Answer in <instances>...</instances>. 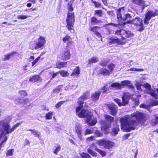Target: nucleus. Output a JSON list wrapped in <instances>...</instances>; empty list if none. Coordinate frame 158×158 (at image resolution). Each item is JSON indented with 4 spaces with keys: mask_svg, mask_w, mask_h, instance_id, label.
I'll return each mask as SVG.
<instances>
[{
    "mask_svg": "<svg viewBox=\"0 0 158 158\" xmlns=\"http://www.w3.org/2000/svg\"><path fill=\"white\" fill-rule=\"evenodd\" d=\"M148 118L146 113L136 111L131 115H127L123 117L120 120L121 125V129L124 131L130 132L135 129L137 125L136 120L138 122L142 123Z\"/></svg>",
    "mask_w": 158,
    "mask_h": 158,
    "instance_id": "1",
    "label": "nucleus"
},
{
    "mask_svg": "<svg viewBox=\"0 0 158 158\" xmlns=\"http://www.w3.org/2000/svg\"><path fill=\"white\" fill-rule=\"evenodd\" d=\"M69 0H65L66 2H68ZM74 1V0H70L67 5L68 12L66 20L67 23L66 27L72 33L74 32L73 27L75 22L74 14L72 12L73 10V9L72 6V3Z\"/></svg>",
    "mask_w": 158,
    "mask_h": 158,
    "instance_id": "2",
    "label": "nucleus"
},
{
    "mask_svg": "<svg viewBox=\"0 0 158 158\" xmlns=\"http://www.w3.org/2000/svg\"><path fill=\"white\" fill-rule=\"evenodd\" d=\"M80 107L77 109V114L81 118L86 117V121L89 126H94L97 123V120L96 117L92 116L91 113L89 112L87 110L84 109L81 112H79Z\"/></svg>",
    "mask_w": 158,
    "mask_h": 158,
    "instance_id": "3",
    "label": "nucleus"
},
{
    "mask_svg": "<svg viewBox=\"0 0 158 158\" xmlns=\"http://www.w3.org/2000/svg\"><path fill=\"white\" fill-rule=\"evenodd\" d=\"M124 12L123 9H118L117 11V18L119 21H121V25H125L127 24H130L127 23V21L126 20L131 18L132 15L129 13H126L125 15H123L122 17V13Z\"/></svg>",
    "mask_w": 158,
    "mask_h": 158,
    "instance_id": "4",
    "label": "nucleus"
},
{
    "mask_svg": "<svg viewBox=\"0 0 158 158\" xmlns=\"http://www.w3.org/2000/svg\"><path fill=\"white\" fill-rule=\"evenodd\" d=\"M75 129L76 133L77 134L78 138L81 140L83 139V134L85 135L88 134H90L94 132V129H96V127L92 128L90 129H86L84 134L82 132L81 128L80 126L78 125L75 127Z\"/></svg>",
    "mask_w": 158,
    "mask_h": 158,
    "instance_id": "5",
    "label": "nucleus"
},
{
    "mask_svg": "<svg viewBox=\"0 0 158 158\" xmlns=\"http://www.w3.org/2000/svg\"><path fill=\"white\" fill-rule=\"evenodd\" d=\"M127 23L134 24L136 26L137 30L138 31H142L144 29L142 20L139 17L135 18L132 20H127Z\"/></svg>",
    "mask_w": 158,
    "mask_h": 158,
    "instance_id": "6",
    "label": "nucleus"
},
{
    "mask_svg": "<svg viewBox=\"0 0 158 158\" xmlns=\"http://www.w3.org/2000/svg\"><path fill=\"white\" fill-rule=\"evenodd\" d=\"M143 86L146 89V93L149 94L155 98L158 99V89H152L151 85L147 83H144Z\"/></svg>",
    "mask_w": 158,
    "mask_h": 158,
    "instance_id": "7",
    "label": "nucleus"
},
{
    "mask_svg": "<svg viewBox=\"0 0 158 158\" xmlns=\"http://www.w3.org/2000/svg\"><path fill=\"white\" fill-rule=\"evenodd\" d=\"M105 117L108 123L104 121L102 122L101 128L102 130L107 132V129L110 127V123L113 121L114 118L108 115H106Z\"/></svg>",
    "mask_w": 158,
    "mask_h": 158,
    "instance_id": "8",
    "label": "nucleus"
},
{
    "mask_svg": "<svg viewBox=\"0 0 158 158\" xmlns=\"http://www.w3.org/2000/svg\"><path fill=\"white\" fill-rule=\"evenodd\" d=\"M158 10H155L154 11L148 10L145 15V18L144 21L145 24L148 25L149 24V21L151 18L153 17L158 15Z\"/></svg>",
    "mask_w": 158,
    "mask_h": 158,
    "instance_id": "9",
    "label": "nucleus"
},
{
    "mask_svg": "<svg viewBox=\"0 0 158 158\" xmlns=\"http://www.w3.org/2000/svg\"><path fill=\"white\" fill-rule=\"evenodd\" d=\"M117 35L120 34L123 40H125L127 38L131 37L133 36V33L129 31H126L124 30H117L115 32Z\"/></svg>",
    "mask_w": 158,
    "mask_h": 158,
    "instance_id": "10",
    "label": "nucleus"
},
{
    "mask_svg": "<svg viewBox=\"0 0 158 158\" xmlns=\"http://www.w3.org/2000/svg\"><path fill=\"white\" fill-rule=\"evenodd\" d=\"M98 142L100 146H103L104 148L108 149L112 148L114 145V142L110 140L105 139L98 140Z\"/></svg>",
    "mask_w": 158,
    "mask_h": 158,
    "instance_id": "11",
    "label": "nucleus"
},
{
    "mask_svg": "<svg viewBox=\"0 0 158 158\" xmlns=\"http://www.w3.org/2000/svg\"><path fill=\"white\" fill-rule=\"evenodd\" d=\"M129 98L130 96L128 95L124 94L122 98V103L121 102V100L117 98H115L114 100L119 106H125L128 103Z\"/></svg>",
    "mask_w": 158,
    "mask_h": 158,
    "instance_id": "12",
    "label": "nucleus"
},
{
    "mask_svg": "<svg viewBox=\"0 0 158 158\" xmlns=\"http://www.w3.org/2000/svg\"><path fill=\"white\" fill-rule=\"evenodd\" d=\"M89 95L88 93L85 94L82 96L80 97L79 98L78 100L77 101V102L79 106L77 107L76 108V113H77V109L79 107H80V109L79 112H81L82 110H81L83 107V105L82 104L83 103L84 101L87 99L89 97Z\"/></svg>",
    "mask_w": 158,
    "mask_h": 158,
    "instance_id": "13",
    "label": "nucleus"
},
{
    "mask_svg": "<svg viewBox=\"0 0 158 158\" xmlns=\"http://www.w3.org/2000/svg\"><path fill=\"white\" fill-rule=\"evenodd\" d=\"M70 56L69 49L67 48L64 52H62L60 54L59 57L63 60H67L70 59Z\"/></svg>",
    "mask_w": 158,
    "mask_h": 158,
    "instance_id": "14",
    "label": "nucleus"
},
{
    "mask_svg": "<svg viewBox=\"0 0 158 158\" xmlns=\"http://www.w3.org/2000/svg\"><path fill=\"white\" fill-rule=\"evenodd\" d=\"M45 38L44 37L40 36L38 39V42L36 43V46L35 47V50L38 48H41L45 44Z\"/></svg>",
    "mask_w": 158,
    "mask_h": 158,
    "instance_id": "15",
    "label": "nucleus"
},
{
    "mask_svg": "<svg viewBox=\"0 0 158 158\" xmlns=\"http://www.w3.org/2000/svg\"><path fill=\"white\" fill-rule=\"evenodd\" d=\"M158 105V101L156 100L152 101L148 105H146L144 104H142L140 106V107L144 108L149 110L150 107L152 106H156Z\"/></svg>",
    "mask_w": 158,
    "mask_h": 158,
    "instance_id": "16",
    "label": "nucleus"
},
{
    "mask_svg": "<svg viewBox=\"0 0 158 158\" xmlns=\"http://www.w3.org/2000/svg\"><path fill=\"white\" fill-rule=\"evenodd\" d=\"M91 149H94L96 151L98 149L94 143H93L89 146V148L87 149V151L92 156H97V153L93 151Z\"/></svg>",
    "mask_w": 158,
    "mask_h": 158,
    "instance_id": "17",
    "label": "nucleus"
},
{
    "mask_svg": "<svg viewBox=\"0 0 158 158\" xmlns=\"http://www.w3.org/2000/svg\"><path fill=\"white\" fill-rule=\"evenodd\" d=\"M113 90L120 89L122 88L121 83L118 82H114L109 87Z\"/></svg>",
    "mask_w": 158,
    "mask_h": 158,
    "instance_id": "18",
    "label": "nucleus"
},
{
    "mask_svg": "<svg viewBox=\"0 0 158 158\" xmlns=\"http://www.w3.org/2000/svg\"><path fill=\"white\" fill-rule=\"evenodd\" d=\"M108 42L111 44L117 43L120 44L121 43V40L120 39L114 37H110L109 38Z\"/></svg>",
    "mask_w": 158,
    "mask_h": 158,
    "instance_id": "19",
    "label": "nucleus"
},
{
    "mask_svg": "<svg viewBox=\"0 0 158 158\" xmlns=\"http://www.w3.org/2000/svg\"><path fill=\"white\" fill-rule=\"evenodd\" d=\"M132 2L135 4L143 6V9H144L145 7L147 6V5H145L144 2L143 0H132Z\"/></svg>",
    "mask_w": 158,
    "mask_h": 158,
    "instance_id": "20",
    "label": "nucleus"
},
{
    "mask_svg": "<svg viewBox=\"0 0 158 158\" xmlns=\"http://www.w3.org/2000/svg\"><path fill=\"white\" fill-rule=\"evenodd\" d=\"M29 81L32 82H35L36 81H41V79L39 75H35L30 78L29 79Z\"/></svg>",
    "mask_w": 158,
    "mask_h": 158,
    "instance_id": "21",
    "label": "nucleus"
},
{
    "mask_svg": "<svg viewBox=\"0 0 158 158\" xmlns=\"http://www.w3.org/2000/svg\"><path fill=\"white\" fill-rule=\"evenodd\" d=\"M101 94V91H98L92 94L91 96L92 100L94 101H95L98 100Z\"/></svg>",
    "mask_w": 158,
    "mask_h": 158,
    "instance_id": "22",
    "label": "nucleus"
},
{
    "mask_svg": "<svg viewBox=\"0 0 158 158\" xmlns=\"http://www.w3.org/2000/svg\"><path fill=\"white\" fill-rule=\"evenodd\" d=\"M63 41L64 43H67V44L68 46H69L72 42L71 38L69 36L67 35L63 38Z\"/></svg>",
    "mask_w": 158,
    "mask_h": 158,
    "instance_id": "23",
    "label": "nucleus"
},
{
    "mask_svg": "<svg viewBox=\"0 0 158 158\" xmlns=\"http://www.w3.org/2000/svg\"><path fill=\"white\" fill-rule=\"evenodd\" d=\"M68 62H57L56 64V67L59 69L66 67L67 66V63Z\"/></svg>",
    "mask_w": 158,
    "mask_h": 158,
    "instance_id": "24",
    "label": "nucleus"
},
{
    "mask_svg": "<svg viewBox=\"0 0 158 158\" xmlns=\"http://www.w3.org/2000/svg\"><path fill=\"white\" fill-rule=\"evenodd\" d=\"M109 108L112 115L114 116L116 114L117 111V106L115 105H114L112 106H110Z\"/></svg>",
    "mask_w": 158,
    "mask_h": 158,
    "instance_id": "25",
    "label": "nucleus"
},
{
    "mask_svg": "<svg viewBox=\"0 0 158 158\" xmlns=\"http://www.w3.org/2000/svg\"><path fill=\"white\" fill-rule=\"evenodd\" d=\"M99 73L104 75H107L111 73V72L106 68H102L99 70Z\"/></svg>",
    "mask_w": 158,
    "mask_h": 158,
    "instance_id": "26",
    "label": "nucleus"
},
{
    "mask_svg": "<svg viewBox=\"0 0 158 158\" xmlns=\"http://www.w3.org/2000/svg\"><path fill=\"white\" fill-rule=\"evenodd\" d=\"M88 63L91 64L93 63H95L99 61L98 58L97 57L94 56L89 58L88 60Z\"/></svg>",
    "mask_w": 158,
    "mask_h": 158,
    "instance_id": "27",
    "label": "nucleus"
},
{
    "mask_svg": "<svg viewBox=\"0 0 158 158\" xmlns=\"http://www.w3.org/2000/svg\"><path fill=\"white\" fill-rule=\"evenodd\" d=\"M80 72V68L78 66L74 70L73 73L71 74V76H77Z\"/></svg>",
    "mask_w": 158,
    "mask_h": 158,
    "instance_id": "28",
    "label": "nucleus"
},
{
    "mask_svg": "<svg viewBox=\"0 0 158 158\" xmlns=\"http://www.w3.org/2000/svg\"><path fill=\"white\" fill-rule=\"evenodd\" d=\"M14 52H13L10 53L5 55L4 58H3V60L5 61L9 59L14 55Z\"/></svg>",
    "mask_w": 158,
    "mask_h": 158,
    "instance_id": "29",
    "label": "nucleus"
},
{
    "mask_svg": "<svg viewBox=\"0 0 158 158\" xmlns=\"http://www.w3.org/2000/svg\"><path fill=\"white\" fill-rule=\"evenodd\" d=\"M27 130L28 131H31V134H33L36 136H37L38 137H39L40 136V134L38 133V131L36 130H35L34 129L32 130L30 129H27Z\"/></svg>",
    "mask_w": 158,
    "mask_h": 158,
    "instance_id": "30",
    "label": "nucleus"
},
{
    "mask_svg": "<svg viewBox=\"0 0 158 158\" xmlns=\"http://www.w3.org/2000/svg\"><path fill=\"white\" fill-rule=\"evenodd\" d=\"M53 113V112L50 111L47 113L45 116L46 119L48 120L51 119L52 118Z\"/></svg>",
    "mask_w": 158,
    "mask_h": 158,
    "instance_id": "31",
    "label": "nucleus"
},
{
    "mask_svg": "<svg viewBox=\"0 0 158 158\" xmlns=\"http://www.w3.org/2000/svg\"><path fill=\"white\" fill-rule=\"evenodd\" d=\"M91 22L92 24H95L99 23L100 21L98 20L95 17H93L91 19Z\"/></svg>",
    "mask_w": 158,
    "mask_h": 158,
    "instance_id": "32",
    "label": "nucleus"
},
{
    "mask_svg": "<svg viewBox=\"0 0 158 158\" xmlns=\"http://www.w3.org/2000/svg\"><path fill=\"white\" fill-rule=\"evenodd\" d=\"M130 81L128 80L123 81L121 82V84L122 87V86H126L130 84Z\"/></svg>",
    "mask_w": 158,
    "mask_h": 158,
    "instance_id": "33",
    "label": "nucleus"
},
{
    "mask_svg": "<svg viewBox=\"0 0 158 158\" xmlns=\"http://www.w3.org/2000/svg\"><path fill=\"white\" fill-rule=\"evenodd\" d=\"M158 123V117H155V119L153 120L151 122V124L152 126H155Z\"/></svg>",
    "mask_w": 158,
    "mask_h": 158,
    "instance_id": "34",
    "label": "nucleus"
},
{
    "mask_svg": "<svg viewBox=\"0 0 158 158\" xmlns=\"http://www.w3.org/2000/svg\"><path fill=\"white\" fill-rule=\"evenodd\" d=\"M61 90V86H59L54 89L53 91V92L54 93H57L60 91Z\"/></svg>",
    "mask_w": 158,
    "mask_h": 158,
    "instance_id": "35",
    "label": "nucleus"
},
{
    "mask_svg": "<svg viewBox=\"0 0 158 158\" xmlns=\"http://www.w3.org/2000/svg\"><path fill=\"white\" fill-rule=\"evenodd\" d=\"M69 100L65 101H62L58 103H57L55 105V107L56 108H58L62 105L63 104H64L66 101L67 102Z\"/></svg>",
    "mask_w": 158,
    "mask_h": 158,
    "instance_id": "36",
    "label": "nucleus"
},
{
    "mask_svg": "<svg viewBox=\"0 0 158 158\" xmlns=\"http://www.w3.org/2000/svg\"><path fill=\"white\" fill-rule=\"evenodd\" d=\"M14 152L13 149H10L8 150L6 152V156H10L13 155V153Z\"/></svg>",
    "mask_w": 158,
    "mask_h": 158,
    "instance_id": "37",
    "label": "nucleus"
},
{
    "mask_svg": "<svg viewBox=\"0 0 158 158\" xmlns=\"http://www.w3.org/2000/svg\"><path fill=\"white\" fill-rule=\"evenodd\" d=\"M69 89H72L76 88L77 87V85L75 84H74L73 83H69Z\"/></svg>",
    "mask_w": 158,
    "mask_h": 158,
    "instance_id": "38",
    "label": "nucleus"
},
{
    "mask_svg": "<svg viewBox=\"0 0 158 158\" xmlns=\"http://www.w3.org/2000/svg\"><path fill=\"white\" fill-rule=\"evenodd\" d=\"M59 73L63 77H65L67 76L68 72L67 71L61 70L59 71Z\"/></svg>",
    "mask_w": 158,
    "mask_h": 158,
    "instance_id": "39",
    "label": "nucleus"
},
{
    "mask_svg": "<svg viewBox=\"0 0 158 158\" xmlns=\"http://www.w3.org/2000/svg\"><path fill=\"white\" fill-rule=\"evenodd\" d=\"M115 67V65L113 64H110L108 65V68L110 70L109 71L111 72V73H112Z\"/></svg>",
    "mask_w": 158,
    "mask_h": 158,
    "instance_id": "40",
    "label": "nucleus"
},
{
    "mask_svg": "<svg viewBox=\"0 0 158 158\" xmlns=\"http://www.w3.org/2000/svg\"><path fill=\"white\" fill-rule=\"evenodd\" d=\"M41 56V55H40V56L36 58L35 60L32 62V66H33L40 59Z\"/></svg>",
    "mask_w": 158,
    "mask_h": 158,
    "instance_id": "41",
    "label": "nucleus"
},
{
    "mask_svg": "<svg viewBox=\"0 0 158 158\" xmlns=\"http://www.w3.org/2000/svg\"><path fill=\"white\" fill-rule=\"evenodd\" d=\"M96 151L99 153L102 156H106V153L104 151L98 149L96 150Z\"/></svg>",
    "mask_w": 158,
    "mask_h": 158,
    "instance_id": "42",
    "label": "nucleus"
},
{
    "mask_svg": "<svg viewBox=\"0 0 158 158\" xmlns=\"http://www.w3.org/2000/svg\"><path fill=\"white\" fill-rule=\"evenodd\" d=\"M20 124V123H18L14 126L12 128L10 127L11 133L13 132L14 130L17 128Z\"/></svg>",
    "mask_w": 158,
    "mask_h": 158,
    "instance_id": "43",
    "label": "nucleus"
},
{
    "mask_svg": "<svg viewBox=\"0 0 158 158\" xmlns=\"http://www.w3.org/2000/svg\"><path fill=\"white\" fill-rule=\"evenodd\" d=\"M141 83L139 82H136L135 84V86L137 89L140 91L141 90Z\"/></svg>",
    "mask_w": 158,
    "mask_h": 158,
    "instance_id": "44",
    "label": "nucleus"
},
{
    "mask_svg": "<svg viewBox=\"0 0 158 158\" xmlns=\"http://www.w3.org/2000/svg\"><path fill=\"white\" fill-rule=\"evenodd\" d=\"M27 17V16L23 15H19L17 16V18L19 19H24Z\"/></svg>",
    "mask_w": 158,
    "mask_h": 158,
    "instance_id": "45",
    "label": "nucleus"
},
{
    "mask_svg": "<svg viewBox=\"0 0 158 158\" xmlns=\"http://www.w3.org/2000/svg\"><path fill=\"white\" fill-rule=\"evenodd\" d=\"M95 14L97 15L99 17H101L102 16V11L101 10H96L95 11Z\"/></svg>",
    "mask_w": 158,
    "mask_h": 158,
    "instance_id": "46",
    "label": "nucleus"
},
{
    "mask_svg": "<svg viewBox=\"0 0 158 158\" xmlns=\"http://www.w3.org/2000/svg\"><path fill=\"white\" fill-rule=\"evenodd\" d=\"M119 131V128L118 126L116 127L115 128H113V131L115 135H117Z\"/></svg>",
    "mask_w": 158,
    "mask_h": 158,
    "instance_id": "47",
    "label": "nucleus"
},
{
    "mask_svg": "<svg viewBox=\"0 0 158 158\" xmlns=\"http://www.w3.org/2000/svg\"><path fill=\"white\" fill-rule=\"evenodd\" d=\"M129 70L132 71H143V70L142 69H137L135 68H133L130 69Z\"/></svg>",
    "mask_w": 158,
    "mask_h": 158,
    "instance_id": "48",
    "label": "nucleus"
},
{
    "mask_svg": "<svg viewBox=\"0 0 158 158\" xmlns=\"http://www.w3.org/2000/svg\"><path fill=\"white\" fill-rule=\"evenodd\" d=\"M19 94L22 97L26 96L27 95V93L25 91L22 90L19 92Z\"/></svg>",
    "mask_w": 158,
    "mask_h": 158,
    "instance_id": "49",
    "label": "nucleus"
},
{
    "mask_svg": "<svg viewBox=\"0 0 158 158\" xmlns=\"http://www.w3.org/2000/svg\"><path fill=\"white\" fill-rule=\"evenodd\" d=\"M61 149V147L60 146L57 147L54 151V153L57 154L60 150Z\"/></svg>",
    "mask_w": 158,
    "mask_h": 158,
    "instance_id": "50",
    "label": "nucleus"
},
{
    "mask_svg": "<svg viewBox=\"0 0 158 158\" xmlns=\"http://www.w3.org/2000/svg\"><path fill=\"white\" fill-rule=\"evenodd\" d=\"M94 133H95V134L97 136L101 137V136H102V134L101 133L98 131H97V130L96 129H94Z\"/></svg>",
    "mask_w": 158,
    "mask_h": 158,
    "instance_id": "51",
    "label": "nucleus"
},
{
    "mask_svg": "<svg viewBox=\"0 0 158 158\" xmlns=\"http://www.w3.org/2000/svg\"><path fill=\"white\" fill-rule=\"evenodd\" d=\"M98 28L97 27H90V30L94 33L97 31V29Z\"/></svg>",
    "mask_w": 158,
    "mask_h": 158,
    "instance_id": "52",
    "label": "nucleus"
},
{
    "mask_svg": "<svg viewBox=\"0 0 158 158\" xmlns=\"http://www.w3.org/2000/svg\"><path fill=\"white\" fill-rule=\"evenodd\" d=\"M94 139V136H91L87 138L86 139V141L87 142H89L90 141H93Z\"/></svg>",
    "mask_w": 158,
    "mask_h": 158,
    "instance_id": "53",
    "label": "nucleus"
},
{
    "mask_svg": "<svg viewBox=\"0 0 158 158\" xmlns=\"http://www.w3.org/2000/svg\"><path fill=\"white\" fill-rule=\"evenodd\" d=\"M107 85L104 86L102 88L101 90L103 91L104 92H105L107 90Z\"/></svg>",
    "mask_w": 158,
    "mask_h": 158,
    "instance_id": "54",
    "label": "nucleus"
},
{
    "mask_svg": "<svg viewBox=\"0 0 158 158\" xmlns=\"http://www.w3.org/2000/svg\"><path fill=\"white\" fill-rule=\"evenodd\" d=\"M94 4L95 7L97 8H98L101 6V4L96 2H93Z\"/></svg>",
    "mask_w": 158,
    "mask_h": 158,
    "instance_id": "55",
    "label": "nucleus"
},
{
    "mask_svg": "<svg viewBox=\"0 0 158 158\" xmlns=\"http://www.w3.org/2000/svg\"><path fill=\"white\" fill-rule=\"evenodd\" d=\"M28 65L27 64H26L24 66H23L22 69L23 71H25L28 70V69L27 68L28 67Z\"/></svg>",
    "mask_w": 158,
    "mask_h": 158,
    "instance_id": "56",
    "label": "nucleus"
},
{
    "mask_svg": "<svg viewBox=\"0 0 158 158\" xmlns=\"http://www.w3.org/2000/svg\"><path fill=\"white\" fill-rule=\"evenodd\" d=\"M135 105L138 106L139 104V99L138 98H136L135 101Z\"/></svg>",
    "mask_w": 158,
    "mask_h": 158,
    "instance_id": "57",
    "label": "nucleus"
},
{
    "mask_svg": "<svg viewBox=\"0 0 158 158\" xmlns=\"http://www.w3.org/2000/svg\"><path fill=\"white\" fill-rule=\"evenodd\" d=\"M130 136V135L129 134H125V135L123 137V139H127L128 137Z\"/></svg>",
    "mask_w": 158,
    "mask_h": 158,
    "instance_id": "58",
    "label": "nucleus"
},
{
    "mask_svg": "<svg viewBox=\"0 0 158 158\" xmlns=\"http://www.w3.org/2000/svg\"><path fill=\"white\" fill-rule=\"evenodd\" d=\"M24 143L25 145H28L30 143V142H29V140L27 139H25Z\"/></svg>",
    "mask_w": 158,
    "mask_h": 158,
    "instance_id": "59",
    "label": "nucleus"
},
{
    "mask_svg": "<svg viewBox=\"0 0 158 158\" xmlns=\"http://www.w3.org/2000/svg\"><path fill=\"white\" fill-rule=\"evenodd\" d=\"M107 63L108 62H102L100 63V64L102 66H106Z\"/></svg>",
    "mask_w": 158,
    "mask_h": 158,
    "instance_id": "60",
    "label": "nucleus"
},
{
    "mask_svg": "<svg viewBox=\"0 0 158 158\" xmlns=\"http://www.w3.org/2000/svg\"><path fill=\"white\" fill-rule=\"evenodd\" d=\"M59 73V72L56 73H54L53 74L52 77L51 78V79H52V78H54L56 76L57 74Z\"/></svg>",
    "mask_w": 158,
    "mask_h": 158,
    "instance_id": "61",
    "label": "nucleus"
},
{
    "mask_svg": "<svg viewBox=\"0 0 158 158\" xmlns=\"http://www.w3.org/2000/svg\"><path fill=\"white\" fill-rule=\"evenodd\" d=\"M94 34L97 36L98 37H100V34L97 31L94 33Z\"/></svg>",
    "mask_w": 158,
    "mask_h": 158,
    "instance_id": "62",
    "label": "nucleus"
},
{
    "mask_svg": "<svg viewBox=\"0 0 158 158\" xmlns=\"http://www.w3.org/2000/svg\"><path fill=\"white\" fill-rule=\"evenodd\" d=\"M34 58V56H31L29 58V61H31L32 60H33Z\"/></svg>",
    "mask_w": 158,
    "mask_h": 158,
    "instance_id": "63",
    "label": "nucleus"
},
{
    "mask_svg": "<svg viewBox=\"0 0 158 158\" xmlns=\"http://www.w3.org/2000/svg\"><path fill=\"white\" fill-rule=\"evenodd\" d=\"M102 1L104 5H106L107 4V0H102Z\"/></svg>",
    "mask_w": 158,
    "mask_h": 158,
    "instance_id": "64",
    "label": "nucleus"
}]
</instances>
